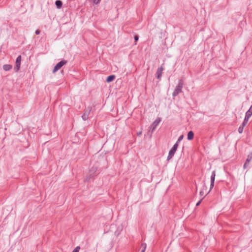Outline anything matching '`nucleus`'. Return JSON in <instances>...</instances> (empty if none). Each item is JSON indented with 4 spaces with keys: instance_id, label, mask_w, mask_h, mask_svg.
I'll return each mask as SVG.
<instances>
[{
    "instance_id": "obj_1",
    "label": "nucleus",
    "mask_w": 252,
    "mask_h": 252,
    "mask_svg": "<svg viewBox=\"0 0 252 252\" xmlns=\"http://www.w3.org/2000/svg\"><path fill=\"white\" fill-rule=\"evenodd\" d=\"M184 81L182 79H180L178 81V85L176 87L173 93H172L173 97H175L182 92Z\"/></svg>"
},
{
    "instance_id": "obj_2",
    "label": "nucleus",
    "mask_w": 252,
    "mask_h": 252,
    "mask_svg": "<svg viewBox=\"0 0 252 252\" xmlns=\"http://www.w3.org/2000/svg\"><path fill=\"white\" fill-rule=\"evenodd\" d=\"M178 147V144L175 143L171 149L169 151L168 156L167 158V160L169 161L170 159H171L174 156L176 151H177V149Z\"/></svg>"
},
{
    "instance_id": "obj_3",
    "label": "nucleus",
    "mask_w": 252,
    "mask_h": 252,
    "mask_svg": "<svg viewBox=\"0 0 252 252\" xmlns=\"http://www.w3.org/2000/svg\"><path fill=\"white\" fill-rule=\"evenodd\" d=\"M67 63V61L65 60H63L59 62L54 67L53 70V73H55L58 70H59L61 68L62 66H63L64 65L66 64Z\"/></svg>"
},
{
    "instance_id": "obj_4",
    "label": "nucleus",
    "mask_w": 252,
    "mask_h": 252,
    "mask_svg": "<svg viewBox=\"0 0 252 252\" xmlns=\"http://www.w3.org/2000/svg\"><path fill=\"white\" fill-rule=\"evenodd\" d=\"M21 56L19 55L17 57L15 62V66L14 67V70L15 72H18L20 68L21 62Z\"/></svg>"
},
{
    "instance_id": "obj_5",
    "label": "nucleus",
    "mask_w": 252,
    "mask_h": 252,
    "mask_svg": "<svg viewBox=\"0 0 252 252\" xmlns=\"http://www.w3.org/2000/svg\"><path fill=\"white\" fill-rule=\"evenodd\" d=\"M215 176H216V171L215 170H214L212 172V174L211 176V184H210V190L208 192L207 194H208L211 190V189L213 188L214 186V183H215Z\"/></svg>"
},
{
    "instance_id": "obj_6",
    "label": "nucleus",
    "mask_w": 252,
    "mask_h": 252,
    "mask_svg": "<svg viewBox=\"0 0 252 252\" xmlns=\"http://www.w3.org/2000/svg\"><path fill=\"white\" fill-rule=\"evenodd\" d=\"M161 121V118H158L156 120H155L151 126H150V128L152 129V132H153L155 129L156 128L157 126H158L160 122Z\"/></svg>"
},
{
    "instance_id": "obj_7",
    "label": "nucleus",
    "mask_w": 252,
    "mask_h": 252,
    "mask_svg": "<svg viewBox=\"0 0 252 252\" xmlns=\"http://www.w3.org/2000/svg\"><path fill=\"white\" fill-rule=\"evenodd\" d=\"M163 69H164V68L162 67V65H161L159 67H158L157 69V72H156V77L159 80H161L162 71H163Z\"/></svg>"
},
{
    "instance_id": "obj_8",
    "label": "nucleus",
    "mask_w": 252,
    "mask_h": 252,
    "mask_svg": "<svg viewBox=\"0 0 252 252\" xmlns=\"http://www.w3.org/2000/svg\"><path fill=\"white\" fill-rule=\"evenodd\" d=\"M90 111H91V109L89 108H88L87 109H86L85 110L84 113H83V114L82 116V119L84 121H86L88 119L89 115L90 114Z\"/></svg>"
},
{
    "instance_id": "obj_9",
    "label": "nucleus",
    "mask_w": 252,
    "mask_h": 252,
    "mask_svg": "<svg viewBox=\"0 0 252 252\" xmlns=\"http://www.w3.org/2000/svg\"><path fill=\"white\" fill-rule=\"evenodd\" d=\"M97 170V167L95 166H94L90 168L89 170V174H90V176H92V177H94V176L96 175L97 174H95Z\"/></svg>"
},
{
    "instance_id": "obj_10",
    "label": "nucleus",
    "mask_w": 252,
    "mask_h": 252,
    "mask_svg": "<svg viewBox=\"0 0 252 252\" xmlns=\"http://www.w3.org/2000/svg\"><path fill=\"white\" fill-rule=\"evenodd\" d=\"M115 77L116 76L115 75H110L107 77L106 81L107 83L111 82L114 80Z\"/></svg>"
},
{
    "instance_id": "obj_11",
    "label": "nucleus",
    "mask_w": 252,
    "mask_h": 252,
    "mask_svg": "<svg viewBox=\"0 0 252 252\" xmlns=\"http://www.w3.org/2000/svg\"><path fill=\"white\" fill-rule=\"evenodd\" d=\"M194 137V133L192 131H189L187 135V139L188 140H191Z\"/></svg>"
},
{
    "instance_id": "obj_12",
    "label": "nucleus",
    "mask_w": 252,
    "mask_h": 252,
    "mask_svg": "<svg viewBox=\"0 0 252 252\" xmlns=\"http://www.w3.org/2000/svg\"><path fill=\"white\" fill-rule=\"evenodd\" d=\"M55 5L57 8L60 9L62 7L63 2L61 0H57L55 1Z\"/></svg>"
},
{
    "instance_id": "obj_13",
    "label": "nucleus",
    "mask_w": 252,
    "mask_h": 252,
    "mask_svg": "<svg viewBox=\"0 0 252 252\" xmlns=\"http://www.w3.org/2000/svg\"><path fill=\"white\" fill-rule=\"evenodd\" d=\"M12 67V66L10 64H4L3 65V69L5 70V71H9V70H10Z\"/></svg>"
},
{
    "instance_id": "obj_14",
    "label": "nucleus",
    "mask_w": 252,
    "mask_h": 252,
    "mask_svg": "<svg viewBox=\"0 0 252 252\" xmlns=\"http://www.w3.org/2000/svg\"><path fill=\"white\" fill-rule=\"evenodd\" d=\"M245 115L248 116L250 118L251 117V116L252 115V105H251L248 111H247Z\"/></svg>"
},
{
    "instance_id": "obj_15",
    "label": "nucleus",
    "mask_w": 252,
    "mask_h": 252,
    "mask_svg": "<svg viewBox=\"0 0 252 252\" xmlns=\"http://www.w3.org/2000/svg\"><path fill=\"white\" fill-rule=\"evenodd\" d=\"M249 118L250 117H249L248 116L245 115V119L244 120V121L242 123V124H241L243 126H245L247 125V124L248 123V122L249 120Z\"/></svg>"
},
{
    "instance_id": "obj_16",
    "label": "nucleus",
    "mask_w": 252,
    "mask_h": 252,
    "mask_svg": "<svg viewBox=\"0 0 252 252\" xmlns=\"http://www.w3.org/2000/svg\"><path fill=\"white\" fill-rule=\"evenodd\" d=\"M252 160V152H251L247 157V158L246 159V161L247 162H250Z\"/></svg>"
},
{
    "instance_id": "obj_17",
    "label": "nucleus",
    "mask_w": 252,
    "mask_h": 252,
    "mask_svg": "<svg viewBox=\"0 0 252 252\" xmlns=\"http://www.w3.org/2000/svg\"><path fill=\"white\" fill-rule=\"evenodd\" d=\"M245 126H243L242 125L238 128V132L240 133H242L243 131L244 127Z\"/></svg>"
},
{
    "instance_id": "obj_18",
    "label": "nucleus",
    "mask_w": 252,
    "mask_h": 252,
    "mask_svg": "<svg viewBox=\"0 0 252 252\" xmlns=\"http://www.w3.org/2000/svg\"><path fill=\"white\" fill-rule=\"evenodd\" d=\"M141 247L143 248L141 252H145L146 248V244L145 243H143L141 245Z\"/></svg>"
},
{
    "instance_id": "obj_19",
    "label": "nucleus",
    "mask_w": 252,
    "mask_h": 252,
    "mask_svg": "<svg viewBox=\"0 0 252 252\" xmlns=\"http://www.w3.org/2000/svg\"><path fill=\"white\" fill-rule=\"evenodd\" d=\"M183 138H184L183 135H181V136H180L178 139L177 141L176 142V143L178 144L181 140H182Z\"/></svg>"
},
{
    "instance_id": "obj_20",
    "label": "nucleus",
    "mask_w": 252,
    "mask_h": 252,
    "mask_svg": "<svg viewBox=\"0 0 252 252\" xmlns=\"http://www.w3.org/2000/svg\"><path fill=\"white\" fill-rule=\"evenodd\" d=\"M138 39H139V36L138 35H135L134 36V39L135 40V44L134 45H136V42L138 40Z\"/></svg>"
},
{
    "instance_id": "obj_21",
    "label": "nucleus",
    "mask_w": 252,
    "mask_h": 252,
    "mask_svg": "<svg viewBox=\"0 0 252 252\" xmlns=\"http://www.w3.org/2000/svg\"><path fill=\"white\" fill-rule=\"evenodd\" d=\"M207 189V187L205 183L204 182L201 190H203L204 191V190H206Z\"/></svg>"
},
{
    "instance_id": "obj_22",
    "label": "nucleus",
    "mask_w": 252,
    "mask_h": 252,
    "mask_svg": "<svg viewBox=\"0 0 252 252\" xmlns=\"http://www.w3.org/2000/svg\"><path fill=\"white\" fill-rule=\"evenodd\" d=\"M93 177H92V176H90V174H89V175L85 179V180L86 181H90V180H91V178H92Z\"/></svg>"
},
{
    "instance_id": "obj_23",
    "label": "nucleus",
    "mask_w": 252,
    "mask_h": 252,
    "mask_svg": "<svg viewBox=\"0 0 252 252\" xmlns=\"http://www.w3.org/2000/svg\"><path fill=\"white\" fill-rule=\"evenodd\" d=\"M101 0H93V2L94 4H97L100 2Z\"/></svg>"
},
{
    "instance_id": "obj_24",
    "label": "nucleus",
    "mask_w": 252,
    "mask_h": 252,
    "mask_svg": "<svg viewBox=\"0 0 252 252\" xmlns=\"http://www.w3.org/2000/svg\"><path fill=\"white\" fill-rule=\"evenodd\" d=\"M249 163V162H247V161H246L245 163H244V165H243V168L244 169L248 167V165Z\"/></svg>"
},
{
    "instance_id": "obj_25",
    "label": "nucleus",
    "mask_w": 252,
    "mask_h": 252,
    "mask_svg": "<svg viewBox=\"0 0 252 252\" xmlns=\"http://www.w3.org/2000/svg\"><path fill=\"white\" fill-rule=\"evenodd\" d=\"M80 249V246H77L74 249V250L75 251V252H79V250Z\"/></svg>"
},
{
    "instance_id": "obj_26",
    "label": "nucleus",
    "mask_w": 252,
    "mask_h": 252,
    "mask_svg": "<svg viewBox=\"0 0 252 252\" xmlns=\"http://www.w3.org/2000/svg\"><path fill=\"white\" fill-rule=\"evenodd\" d=\"M203 199V198H202V199H200V200H199V201L196 203V206H199V205H200V204L201 203V201H202V199Z\"/></svg>"
},
{
    "instance_id": "obj_27",
    "label": "nucleus",
    "mask_w": 252,
    "mask_h": 252,
    "mask_svg": "<svg viewBox=\"0 0 252 252\" xmlns=\"http://www.w3.org/2000/svg\"><path fill=\"white\" fill-rule=\"evenodd\" d=\"M35 34H36V35H38V34H40V31L39 30H36V31H35Z\"/></svg>"
},
{
    "instance_id": "obj_28",
    "label": "nucleus",
    "mask_w": 252,
    "mask_h": 252,
    "mask_svg": "<svg viewBox=\"0 0 252 252\" xmlns=\"http://www.w3.org/2000/svg\"><path fill=\"white\" fill-rule=\"evenodd\" d=\"M199 194L201 196H203L204 194V192L203 190H201L199 192Z\"/></svg>"
},
{
    "instance_id": "obj_29",
    "label": "nucleus",
    "mask_w": 252,
    "mask_h": 252,
    "mask_svg": "<svg viewBox=\"0 0 252 252\" xmlns=\"http://www.w3.org/2000/svg\"><path fill=\"white\" fill-rule=\"evenodd\" d=\"M141 133H142L141 132H139L137 134V135H140V134H141Z\"/></svg>"
},
{
    "instance_id": "obj_30",
    "label": "nucleus",
    "mask_w": 252,
    "mask_h": 252,
    "mask_svg": "<svg viewBox=\"0 0 252 252\" xmlns=\"http://www.w3.org/2000/svg\"><path fill=\"white\" fill-rule=\"evenodd\" d=\"M72 252H75V251L73 250V251Z\"/></svg>"
}]
</instances>
